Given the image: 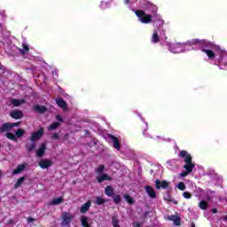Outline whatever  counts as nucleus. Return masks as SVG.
I'll return each mask as SVG.
<instances>
[{
    "instance_id": "f257e3e1",
    "label": "nucleus",
    "mask_w": 227,
    "mask_h": 227,
    "mask_svg": "<svg viewBox=\"0 0 227 227\" xmlns=\"http://www.w3.org/2000/svg\"><path fill=\"white\" fill-rule=\"evenodd\" d=\"M149 8L153 13L152 14H146V12H145V11L143 10H137L135 12V15L139 18L140 22H142V24H150L152 22V19H153V17H156L157 20H160V16H159L157 14V6L153 5V4H150Z\"/></svg>"
},
{
    "instance_id": "f03ea898",
    "label": "nucleus",
    "mask_w": 227,
    "mask_h": 227,
    "mask_svg": "<svg viewBox=\"0 0 227 227\" xmlns=\"http://www.w3.org/2000/svg\"><path fill=\"white\" fill-rule=\"evenodd\" d=\"M61 226H70V223L74 221V215L70 214L69 212H64L61 215Z\"/></svg>"
},
{
    "instance_id": "7ed1b4c3",
    "label": "nucleus",
    "mask_w": 227,
    "mask_h": 227,
    "mask_svg": "<svg viewBox=\"0 0 227 227\" xmlns=\"http://www.w3.org/2000/svg\"><path fill=\"white\" fill-rule=\"evenodd\" d=\"M154 184L157 190H160V189L166 190L169 187V182L166 180L160 181V179H156L154 181Z\"/></svg>"
},
{
    "instance_id": "20e7f679",
    "label": "nucleus",
    "mask_w": 227,
    "mask_h": 227,
    "mask_svg": "<svg viewBox=\"0 0 227 227\" xmlns=\"http://www.w3.org/2000/svg\"><path fill=\"white\" fill-rule=\"evenodd\" d=\"M179 157L184 159L185 164L192 162V156H191V154H189V153L185 150L179 152Z\"/></svg>"
},
{
    "instance_id": "39448f33",
    "label": "nucleus",
    "mask_w": 227,
    "mask_h": 227,
    "mask_svg": "<svg viewBox=\"0 0 227 227\" xmlns=\"http://www.w3.org/2000/svg\"><path fill=\"white\" fill-rule=\"evenodd\" d=\"M43 128L39 129V130L32 133L31 137H30V141L36 143V141H38V139H40L42 137V136H43Z\"/></svg>"
},
{
    "instance_id": "423d86ee",
    "label": "nucleus",
    "mask_w": 227,
    "mask_h": 227,
    "mask_svg": "<svg viewBox=\"0 0 227 227\" xmlns=\"http://www.w3.org/2000/svg\"><path fill=\"white\" fill-rule=\"evenodd\" d=\"M10 116L13 120H22V118H24V113L21 110H18V109L12 110L10 113Z\"/></svg>"
},
{
    "instance_id": "0eeeda50",
    "label": "nucleus",
    "mask_w": 227,
    "mask_h": 227,
    "mask_svg": "<svg viewBox=\"0 0 227 227\" xmlns=\"http://www.w3.org/2000/svg\"><path fill=\"white\" fill-rule=\"evenodd\" d=\"M39 166L42 169H47L52 166V160H48V159H42L39 161Z\"/></svg>"
},
{
    "instance_id": "6e6552de",
    "label": "nucleus",
    "mask_w": 227,
    "mask_h": 227,
    "mask_svg": "<svg viewBox=\"0 0 227 227\" xmlns=\"http://www.w3.org/2000/svg\"><path fill=\"white\" fill-rule=\"evenodd\" d=\"M108 137L111 141H114V148H115V150L121 149V144H120V139L117 137H114V135H108Z\"/></svg>"
},
{
    "instance_id": "1a4fd4ad",
    "label": "nucleus",
    "mask_w": 227,
    "mask_h": 227,
    "mask_svg": "<svg viewBox=\"0 0 227 227\" xmlns=\"http://www.w3.org/2000/svg\"><path fill=\"white\" fill-rule=\"evenodd\" d=\"M145 192H147L149 198H152L153 200H155L157 198V193L155 192V190L150 185L145 186Z\"/></svg>"
},
{
    "instance_id": "9d476101",
    "label": "nucleus",
    "mask_w": 227,
    "mask_h": 227,
    "mask_svg": "<svg viewBox=\"0 0 227 227\" xmlns=\"http://www.w3.org/2000/svg\"><path fill=\"white\" fill-rule=\"evenodd\" d=\"M201 51L202 52H205V54H207L208 59H210L211 61H214V59H215V53L209 48L201 49Z\"/></svg>"
},
{
    "instance_id": "9b49d317",
    "label": "nucleus",
    "mask_w": 227,
    "mask_h": 227,
    "mask_svg": "<svg viewBox=\"0 0 227 227\" xmlns=\"http://www.w3.org/2000/svg\"><path fill=\"white\" fill-rule=\"evenodd\" d=\"M34 111L35 113H38L39 114H44V113H47V106H40V105H35L34 106Z\"/></svg>"
},
{
    "instance_id": "f8f14e48",
    "label": "nucleus",
    "mask_w": 227,
    "mask_h": 227,
    "mask_svg": "<svg viewBox=\"0 0 227 227\" xmlns=\"http://www.w3.org/2000/svg\"><path fill=\"white\" fill-rule=\"evenodd\" d=\"M12 130V126L10 122H4L0 127V134H4V132H10Z\"/></svg>"
},
{
    "instance_id": "ddd939ff",
    "label": "nucleus",
    "mask_w": 227,
    "mask_h": 227,
    "mask_svg": "<svg viewBox=\"0 0 227 227\" xmlns=\"http://www.w3.org/2000/svg\"><path fill=\"white\" fill-rule=\"evenodd\" d=\"M97 180L98 182V184H102V182L104 181H107V182H111V180H113V177H111L109 175L107 174H102L101 176H98L97 177Z\"/></svg>"
},
{
    "instance_id": "4468645a",
    "label": "nucleus",
    "mask_w": 227,
    "mask_h": 227,
    "mask_svg": "<svg viewBox=\"0 0 227 227\" xmlns=\"http://www.w3.org/2000/svg\"><path fill=\"white\" fill-rule=\"evenodd\" d=\"M200 47H201V49H212L214 47V44L207 40L202 39L200 41Z\"/></svg>"
},
{
    "instance_id": "2eb2a0df",
    "label": "nucleus",
    "mask_w": 227,
    "mask_h": 227,
    "mask_svg": "<svg viewBox=\"0 0 227 227\" xmlns=\"http://www.w3.org/2000/svg\"><path fill=\"white\" fill-rule=\"evenodd\" d=\"M45 150H47V145L41 144L40 147L36 151L37 157H42L43 155H45Z\"/></svg>"
},
{
    "instance_id": "dca6fc26",
    "label": "nucleus",
    "mask_w": 227,
    "mask_h": 227,
    "mask_svg": "<svg viewBox=\"0 0 227 227\" xmlns=\"http://www.w3.org/2000/svg\"><path fill=\"white\" fill-rule=\"evenodd\" d=\"M25 148L28 153H31V152H33L35 148H36V142H27L25 145Z\"/></svg>"
},
{
    "instance_id": "f3484780",
    "label": "nucleus",
    "mask_w": 227,
    "mask_h": 227,
    "mask_svg": "<svg viewBox=\"0 0 227 227\" xmlns=\"http://www.w3.org/2000/svg\"><path fill=\"white\" fill-rule=\"evenodd\" d=\"M55 102L57 106H59V107H61V109H67V101L63 100L62 98H57L55 99Z\"/></svg>"
},
{
    "instance_id": "a211bd4d",
    "label": "nucleus",
    "mask_w": 227,
    "mask_h": 227,
    "mask_svg": "<svg viewBox=\"0 0 227 227\" xmlns=\"http://www.w3.org/2000/svg\"><path fill=\"white\" fill-rule=\"evenodd\" d=\"M90 207H91V200H88L86 203H84L81 207V208H80L81 214H86V212H88V210H90Z\"/></svg>"
},
{
    "instance_id": "6ab92c4d",
    "label": "nucleus",
    "mask_w": 227,
    "mask_h": 227,
    "mask_svg": "<svg viewBox=\"0 0 227 227\" xmlns=\"http://www.w3.org/2000/svg\"><path fill=\"white\" fill-rule=\"evenodd\" d=\"M168 221H173L176 226H180L182 224L180 216H176L175 215L168 216Z\"/></svg>"
},
{
    "instance_id": "aec40b11",
    "label": "nucleus",
    "mask_w": 227,
    "mask_h": 227,
    "mask_svg": "<svg viewBox=\"0 0 227 227\" xmlns=\"http://www.w3.org/2000/svg\"><path fill=\"white\" fill-rule=\"evenodd\" d=\"M194 168H196V165H194V163H192V161H191L190 163H186L184 166V168L185 169V171H187L188 173H192V171L194 170Z\"/></svg>"
},
{
    "instance_id": "412c9836",
    "label": "nucleus",
    "mask_w": 227,
    "mask_h": 227,
    "mask_svg": "<svg viewBox=\"0 0 227 227\" xmlns=\"http://www.w3.org/2000/svg\"><path fill=\"white\" fill-rule=\"evenodd\" d=\"M26 169V165L25 164H20L18 165L17 168L12 171V175H19L22 173Z\"/></svg>"
},
{
    "instance_id": "4be33fe9",
    "label": "nucleus",
    "mask_w": 227,
    "mask_h": 227,
    "mask_svg": "<svg viewBox=\"0 0 227 227\" xmlns=\"http://www.w3.org/2000/svg\"><path fill=\"white\" fill-rule=\"evenodd\" d=\"M105 194L108 196V198H113V196H114V189H113V186H106L105 189Z\"/></svg>"
},
{
    "instance_id": "5701e85b",
    "label": "nucleus",
    "mask_w": 227,
    "mask_h": 227,
    "mask_svg": "<svg viewBox=\"0 0 227 227\" xmlns=\"http://www.w3.org/2000/svg\"><path fill=\"white\" fill-rule=\"evenodd\" d=\"M160 40V38L159 37V32L157 30H154L152 39H151V42L153 43H159Z\"/></svg>"
},
{
    "instance_id": "b1692460",
    "label": "nucleus",
    "mask_w": 227,
    "mask_h": 227,
    "mask_svg": "<svg viewBox=\"0 0 227 227\" xmlns=\"http://www.w3.org/2000/svg\"><path fill=\"white\" fill-rule=\"evenodd\" d=\"M11 104H12L14 107H19V106H22V104H24V99L20 100V99L13 98L11 101Z\"/></svg>"
},
{
    "instance_id": "393cba45",
    "label": "nucleus",
    "mask_w": 227,
    "mask_h": 227,
    "mask_svg": "<svg viewBox=\"0 0 227 227\" xmlns=\"http://www.w3.org/2000/svg\"><path fill=\"white\" fill-rule=\"evenodd\" d=\"M24 134H26V130L22 129H18L15 131V136H16L17 139L20 138V137H24Z\"/></svg>"
},
{
    "instance_id": "a878e982",
    "label": "nucleus",
    "mask_w": 227,
    "mask_h": 227,
    "mask_svg": "<svg viewBox=\"0 0 227 227\" xmlns=\"http://www.w3.org/2000/svg\"><path fill=\"white\" fill-rule=\"evenodd\" d=\"M5 137H7V139H10L11 141H18L16 135L12 132L5 133Z\"/></svg>"
},
{
    "instance_id": "bb28decb",
    "label": "nucleus",
    "mask_w": 227,
    "mask_h": 227,
    "mask_svg": "<svg viewBox=\"0 0 227 227\" xmlns=\"http://www.w3.org/2000/svg\"><path fill=\"white\" fill-rule=\"evenodd\" d=\"M24 180H26V176L20 177L14 184V189H19V187L24 184Z\"/></svg>"
},
{
    "instance_id": "cd10ccee",
    "label": "nucleus",
    "mask_w": 227,
    "mask_h": 227,
    "mask_svg": "<svg viewBox=\"0 0 227 227\" xmlns=\"http://www.w3.org/2000/svg\"><path fill=\"white\" fill-rule=\"evenodd\" d=\"M124 199L127 201V203H129V205H134V203H136V201L134 200V198H132L129 194H124Z\"/></svg>"
},
{
    "instance_id": "c85d7f7f",
    "label": "nucleus",
    "mask_w": 227,
    "mask_h": 227,
    "mask_svg": "<svg viewBox=\"0 0 227 227\" xmlns=\"http://www.w3.org/2000/svg\"><path fill=\"white\" fill-rule=\"evenodd\" d=\"M63 203V197L55 198L51 201V205H61Z\"/></svg>"
},
{
    "instance_id": "c756f323",
    "label": "nucleus",
    "mask_w": 227,
    "mask_h": 227,
    "mask_svg": "<svg viewBox=\"0 0 227 227\" xmlns=\"http://www.w3.org/2000/svg\"><path fill=\"white\" fill-rule=\"evenodd\" d=\"M199 207H200L201 210H207V208H208V202H207V200H201V201L199 203Z\"/></svg>"
},
{
    "instance_id": "7c9ffc66",
    "label": "nucleus",
    "mask_w": 227,
    "mask_h": 227,
    "mask_svg": "<svg viewBox=\"0 0 227 227\" xmlns=\"http://www.w3.org/2000/svg\"><path fill=\"white\" fill-rule=\"evenodd\" d=\"M113 200H114V203H115V205H120V203H121V195L117 194V195H113Z\"/></svg>"
},
{
    "instance_id": "2f4dec72",
    "label": "nucleus",
    "mask_w": 227,
    "mask_h": 227,
    "mask_svg": "<svg viewBox=\"0 0 227 227\" xmlns=\"http://www.w3.org/2000/svg\"><path fill=\"white\" fill-rule=\"evenodd\" d=\"M96 205H104V203H107V200L102 198V197H96Z\"/></svg>"
},
{
    "instance_id": "473e14b6",
    "label": "nucleus",
    "mask_w": 227,
    "mask_h": 227,
    "mask_svg": "<svg viewBox=\"0 0 227 227\" xmlns=\"http://www.w3.org/2000/svg\"><path fill=\"white\" fill-rule=\"evenodd\" d=\"M112 224L114 227H120V219H118V216L114 215L112 217Z\"/></svg>"
},
{
    "instance_id": "72a5a7b5",
    "label": "nucleus",
    "mask_w": 227,
    "mask_h": 227,
    "mask_svg": "<svg viewBox=\"0 0 227 227\" xmlns=\"http://www.w3.org/2000/svg\"><path fill=\"white\" fill-rule=\"evenodd\" d=\"M61 125V123L59 122H52L49 127H48V130H56V129H58V127H59Z\"/></svg>"
},
{
    "instance_id": "f704fd0d",
    "label": "nucleus",
    "mask_w": 227,
    "mask_h": 227,
    "mask_svg": "<svg viewBox=\"0 0 227 227\" xmlns=\"http://www.w3.org/2000/svg\"><path fill=\"white\" fill-rule=\"evenodd\" d=\"M106 169V166L104 165H99L97 168H96V173H98V175H102V173H104Z\"/></svg>"
},
{
    "instance_id": "c9c22d12",
    "label": "nucleus",
    "mask_w": 227,
    "mask_h": 227,
    "mask_svg": "<svg viewBox=\"0 0 227 227\" xmlns=\"http://www.w3.org/2000/svg\"><path fill=\"white\" fill-rule=\"evenodd\" d=\"M20 54L24 55L27 52H29V46L26 43L23 44V50H20Z\"/></svg>"
},
{
    "instance_id": "e433bc0d",
    "label": "nucleus",
    "mask_w": 227,
    "mask_h": 227,
    "mask_svg": "<svg viewBox=\"0 0 227 227\" xmlns=\"http://www.w3.org/2000/svg\"><path fill=\"white\" fill-rule=\"evenodd\" d=\"M191 45H199V46H200L201 45V40H200V39H193L191 42Z\"/></svg>"
},
{
    "instance_id": "4c0bfd02",
    "label": "nucleus",
    "mask_w": 227,
    "mask_h": 227,
    "mask_svg": "<svg viewBox=\"0 0 227 227\" xmlns=\"http://www.w3.org/2000/svg\"><path fill=\"white\" fill-rule=\"evenodd\" d=\"M184 198H185V200H191L192 198V194L189 192H184L183 193Z\"/></svg>"
},
{
    "instance_id": "58836bf2",
    "label": "nucleus",
    "mask_w": 227,
    "mask_h": 227,
    "mask_svg": "<svg viewBox=\"0 0 227 227\" xmlns=\"http://www.w3.org/2000/svg\"><path fill=\"white\" fill-rule=\"evenodd\" d=\"M177 188L179 189V191H185V184L184 182H180L177 184Z\"/></svg>"
},
{
    "instance_id": "ea45409f",
    "label": "nucleus",
    "mask_w": 227,
    "mask_h": 227,
    "mask_svg": "<svg viewBox=\"0 0 227 227\" xmlns=\"http://www.w3.org/2000/svg\"><path fill=\"white\" fill-rule=\"evenodd\" d=\"M11 125V130L14 129V127H19L20 125V122H10Z\"/></svg>"
},
{
    "instance_id": "a19ab883",
    "label": "nucleus",
    "mask_w": 227,
    "mask_h": 227,
    "mask_svg": "<svg viewBox=\"0 0 227 227\" xmlns=\"http://www.w3.org/2000/svg\"><path fill=\"white\" fill-rule=\"evenodd\" d=\"M166 200V201H168V203H173L174 201H175V200H173V198H171V197H168V198H166L165 199ZM175 204L176 205V201H175Z\"/></svg>"
},
{
    "instance_id": "79ce46f5",
    "label": "nucleus",
    "mask_w": 227,
    "mask_h": 227,
    "mask_svg": "<svg viewBox=\"0 0 227 227\" xmlns=\"http://www.w3.org/2000/svg\"><path fill=\"white\" fill-rule=\"evenodd\" d=\"M51 137L52 139H57V141H59V135L58 133H53Z\"/></svg>"
},
{
    "instance_id": "37998d69",
    "label": "nucleus",
    "mask_w": 227,
    "mask_h": 227,
    "mask_svg": "<svg viewBox=\"0 0 227 227\" xmlns=\"http://www.w3.org/2000/svg\"><path fill=\"white\" fill-rule=\"evenodd\" d=\"M189 174H191V173L186 170L184 172H182L180 174V176H182L183 178H185V176H187Z\"/></svg>"
},
{
    "instance_id": "c03bdc74",
    "label": "nucleus",
    "mask_w": 227,
    "mask_h": 227,
    "mask_svg": "<svg viewBox=\"0 0 227 227\" xmlns=\"http://www.w3.org/2000/svg\"><path fill=\"white\" fill-rule=\"evenodd\" d=\"M56 120H58V121H59L60 123H63V121H65V120H63V117H61V115H57Z\"/></svg>"
},
{
    "instance_id": "a18cd8bd",
    "label": "nucleus",
    "mask_w": 227,
    "mask_h": 227,
    "mask_svg": "<svg viewBox=\"0 0 227 227\" xmlns=\"http://www.w3.org/2000/svg\"><path fill=\"white\" fill-rule=\"evenodd\" d=\"M27 223H33L35 221V219L33 217H28V218H27Z\"/></svg>"
},
{
    "instance_id": "49530a36",
    "label": "nucleus",
    "mask_w": 227,
    "mask_h": 227,
    "mask_svg": "<svg viewBox=\"0 0 227 227\" xmlns=\"http://www.w3.org/2000/svg\"><path fill=\"white\" fill-rule=\"evenodd\" d=\"M211 212H212L213 214H217V208H213V209L211 210Z\"/></svg>"
},
{
    "instance_id": "de8ad7c7",
    "label": "nucleus",
    "mask_w": 227,
    "mask_h": 227,
    "mask_svg": "<svg viewBox=\"0 0 227 227\" xmlns=\"http://www.w3.org/2000/svg\"><path fill=\"white\" fill-rule=\"evenodd\" d=\"M134 226L135 227H141V223H134Z\"/></svg>"
},
{
    "instance_id": "09e8293b",
    "label": "nucleus",
    "mask_w": 227,
    "mask_h": 227,
    "mask_svg": "<svg viewBox=\"0 0 227 227\" xmlns=\"http://www.w3.org/2000/svg\"><path fill=\"white\" fill-rule=\"evenodd\" d=\"M125 4H130V0H124Z\"/></svg>"
},
{
    "instance_id": "8fccbe9b",
    "label": "nucleus",
    "mask_w": 227,
    "mask_h": 227,
    "mask_svg": "<svg viewBox=\"0 0 227 227\" xmlns=\"http://www.w3.org/2000/svg\"><path fill=\"white\" fill-rule=\"evenodd\" d=\"M192 227H196V224H194V223H192Z\"/></svg>"
},
{
    "instance_id": "3c124183",
    "label": "nucleus",
    "mask_w": 227,
    "mask_h": 227,
    "mask_svg": "<svg viewBox=\"0 0 227 227\" xmlns=\"http://www.w3.org/2000/svg\"><path fill=\"white\" fill-rule=\"evenodd\" d=\"M67 137H68V135H66V136H65V139H67Z\"/></svg>"
},
{
    "instance_id": "603ef678",
    "label": "nucleus",
    "mask_w": 227,
    "mask_h": 227,
    "mask_svg": "<svg viewBox=\"0 0 227 227\" xmlns=\"http://www.w3.org/2000/svg\"><path fill=\"white\" fill-rule=\"evenodd\" d=\"M225 221H227V215L225 216Z\"/></svg>"
}]
</instances>
